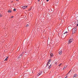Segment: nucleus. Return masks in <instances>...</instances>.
Returning a JSON list of instances; mask_svg holds the SVG:
<instances>
[{
	"mask_svg": "<svg viewBox=\"0 0 78 78\" xmlns=\"http://www.w3.org/2000/svg\"><path fill=\"white\" fill-rule=\"evenodd\" d=\"M76 32V28H74L73 29V34H75Z\"/></svg>",
	"mask_w": 78,
	"mask_h": 78,
	"instance_id": "1",
	"label": "nucleus"
},
{
	"mask_svg": "<svg viewBox=\"0 0 78 78\" xmlns=\"http://www.w3.org/2000/svg\"><path fill=\"white\" fill-rule=\"evenodd\" d=\"M73 42V39H71L69 40V41L68 42V44H69L70 43Z\"/></svg>",
	"mask_w": 78,
	"mask_h": 78,
	"instance_id": "2",
	"label": "nucleus"
},
{
	"mask_svg": "<svg viewBox=\"0 0 78 78\" xmlns=\"http://www.w3.org/2000/svg\"><path fill=\"white\" fill-rule=\"evenodd\" d=\"M42 72H43L42 71H41L40 73H39L38 74H37V76H39V75H41V74L42 73Z\"/></svg>",
	"mask_w": 78,
	"mask_h": 78,
	"instance_id": "3",
	"label": "nucleus"
},
{
	"mask_svg": "<svg viewBox=\"0 0 78 78\" xmlns=\"http://www.w3.org/2000/svg\"><path fill=\"white\" fill-rule=\"evenodd\" d=\"M28 7L27 6H24L22 7V9H26Z\"/></svg>",
	"mask_w": 78,
	"mask_h": 78,
	"instance_id": "4",
	"label": "nucleus"
},
{
	"mask_svg": "<svg viewBox=\"0 0 78 78\" xmlns=\"http://www.w3.org/2000/svg\"><path fill=\"white\" fill-rule=\"evenodd\" d=\"M23 56L22 54H21V55H20L19 57V59H21V58H22V56Z\"/></svg>",
	"mask_w": 78,
	"mask_h": 78,
	"instance_id": "5",
	"label": "nucleus"
},
{
	"mask_svg": "<svg viewBox=\"0 0 78 78\" xmlns=\"http://www.w3.org/2000/svg\"><path fill=\"white\" fill-rule=\"evenodd\" d=\"M67 32L66 31L64 34V36H67Z\"/></svg>",
	"mask_w": 78,
	"mask_h": 78,
	"instance_id": "6",
	"label": "nucleus"
},
{
	"mask_svg": "<svg viewBox=\"0 0 78 78\" xmlns=\"http://www.w3.org/2000/svg\"><path fill=\"white\" fill-rule=\"evenodd\" d=\"M50 58H52V57L53 56V54L52 53H51L50 54Z\"/></svg>",
	"mask_w": 78,
	"mask_h": 78,
	"instance_id": "7",
	"label": "nucleus"
},
{
	"mask_svg": "<svg viewBox=\"0 0 78 78\" xmlns=\"http://www.w3.org/2000/svg\"><path fill=\"white\" fill-rule=\"evenodd\" d=\"M77 74H75L73 77V78H76V77H77Z\"/></svg>",
	"mask_w": 78,
	"mask_h": 78,
	"instance_id": "8",
	"label": "nucleus"
},
{
	"mask_svg": "<svg viewBox=\"0 0 78 78\" xmlns=\"http://www.w3.org/2000/svg\"><path fill=\"white\" fill-rule=\"evenodd\" d=\"M62 51H60L58 53L60 55H61L62 54Z\"/></svg>",
	"mask_w": 78,
	"mask_h": 78,
	"instance_id": "9",
	"label": "nucleus"
},
{
	"mask_svg": "<svg viewBox=\"0 0 78 78\" xmlns=\"http://www.w3.org/2000/svg\"><path fill=\"white\" fill-rule=\"evenodd\" d=\"M67 66H64V67L63 69V70H65V69H66V68H67Z\"/></svg>",
	"mask_w": 78,
	"mask_h": 78,
	"instance_id": "10",
	"label": "nucleus"
},
{
	"mask_svg": "<svg viewBox=\"0 0 78 78\" xmlns=\"http://www.w3.org/2000/svg\"><path fill=\"white\" fill-rule=\"evenodd\" d=\"M8 12H9L10 13L11 12H12V11H11V10L9 9L8 10Z\"/></svg>",
	"mask_w": 78,
	"mask_h": 78,
	"instance_id": "11",
	"label": "nucleus"
},
{
	"mask_svg": "<svg viewBox=\"0 0 78 78\" xmlns=\"http://www.w3.org/2000/svg\"><path fill=\"white\" fill-rule=\"evenodd\" d=\"M52 66V65L51 64L48 67V69H50V68H51Z\"/></svg>",
	"mask_w": 78,
	"mask_h": 78,
	"instance_id": "12",
	"label": "nucleus"
},
{
	"mask_svg": "<svg viewBox=\"0 0 78 78\" xmlns=\"http://www.w3.org/2000/svg\"><path fill=\"white\" fill-rule=\"evenodd\" d=\"M8 57H7L4 60L5 61H7V59H8Z\"/></svg>",
	"mask_w": 78,
	"mask_h": 78,
	"instance_id": "13",
	"label": "nucleus"
},
{
	"mask_svg": "<svg viewBox=\"0 0 78 78\" xmlns=\"http://www.w3.org/2000/svg\"><path fill=\"white\" fill-rule=\"evenodd\" d=\"M62 65V63H61L60 64H59V66L60 67V66H61Z\"/></svg>",
	"mask_w": 78,
	"mask_h": 78,
	"instance_id": "14",
	"label": "nucleus"
},
{
	"mask_svg": "<svg viewBox=\"0 0 78 78\" xmlns=\"http://www.w3.org/2000/svg\"><path fill=\"white\" fill-rule=\"evenodd\" d=\"M16 9H13V11H16Z\"/></svg>",
	"mask_w": 78,
	"mask_h": 78,
	"instance_id": "15",
	"label": "nucleus"
},
{
	"mask_svg": "<svg viewBox=\"0 0 78 78\" xmlns=\"http://www.w3.org/2000/svg\"><path fill=\"white\" fill-rule=\"evenodd\" d=\"M28 26H29V25H28V24H27V25H26V27H28Z\"/></svg>",
	"mask_w": 78,
	"mask_h": 78,
	"instance_id": "16",
	"label": "nucleus"
},
{
	"mask_svg": "<svg viewBox=\"0 0 78 78\" xmlns=\"http://www.w3.org/2000/svg\"><path fill=\"white\" fill-rule=\"evenodd\" d=\"M14 17V16H11L10 18H13Z\"/></svg>",
	"mask_w": 78,
	"mask_h": 78,
	"instance_id": "17",
	"label": "nucleus"
},
{
	"mask_svg": "<svg viewBox=\"0 0 78 78\" xmlns=\"http://www.w3.org/2000/svg\"><path fill=\"white\" fill-rule=\"evenodd\" d=\"M71 70H72V69H71L69 71V72L68 73V74H69V73H70V72H71Z\"/></svg>",
	"mask_w": 78,
	"mask_h": 78,
	"instance_id": "18",
	"label": "nucleus"
},
{
	"mask_svg": "<svg viewBox=\"0 0 78 78\" xmlns=\"http://www.w3.org/2000/svg\"><path fill=\"white\" fill-rule=\"evenodd\" d=\"M2 15L0 14V17H2Z\"/></svg>",
	"mask_w": 78,
	"mask_h": 78,
	"instance_id": "19",
	"label": "nucleus"
},
{
	"mask_svg": "<svg viewBox=\"0 0 78 78\" xmlns=\"http://www.w3.org/2000/svg\"><path fill=\"white\" fill-rule=\"evenodd\" d=\"M55 64H56V65L57 64V62H55Z\"/></svg>",
	"mask_w": 78,
	"mask_h": 78,
	"instance_id": "20",
	"label": "nucleus"
},
{
	"mask_svg": "<svg viewBox=\"0 0 78 78\" xmlns=\"http://www.w3.org/2000/svg\"><path fill=\"white\" fill-rule=\"evenodd\" d=\"M50 62V60H49L48 61V62Z\"/></svg>",
	"mask_w": 78,
	"mask_h": 78,
	"instance_id": "21",
	"label": "nucleus"
},
{
	"mask_svg": "<svg viewBox=\"0 0 78 78\" xmlns=\"http://www.w3.org/2000/svg\"><path fill=\"white\" fill-rule=\"evenodd\" d=\"M49 1V0H46V2H48Z\"/></svg>",
	"mask_w": 78,
	"mask_h": 78,
	"instance_id": "22",
	"label": "nucleus"
},
{
	"mask_svg": "<svg viewBox=\"0 0 78 78\" xmlns=\"http://www.w3.org/2000/svg\"><path fill=\"white\" fill-rule=\"evenodd\" d=\"M16 0V1H17V2H19V0Z\"/></svg>",
	"mask_w": 78,
	"mask_h": 78,
	"instance_id": "23",
	"label": "nucleus"
},
{
	"mask_svg": "<svg viewBox=\"0 0 78 78\" xmlns=\"http://www.w3.org/2000/svg\"><path fill=\"white\" fill-rule=\"evenodd\" d=\"M47 66H48V64H47V66H46L47 67Z\"/></svg>",
	"mask_w": 78,
	"mask_h": 78,
	"instance_id": "24",
	"label": "nucleus"
},
{
	"mask_svg": "<svg viewBox=\"0 0 78 78\" xmlns=\"http://www.w3.org/2000/svg\"><path fill=\"white\" fill-rule=\"evenodd\" d=\"M40 1V0H38V2H39Z\"/></svg>",
	"mask_w": 78,
	"mask_h": 78,
	"instance_id": "25",
	"label": "nucleus"
},
{
	"mask_svg": "<svg viewBox=\"0 0 78 78\" xmlns=\"http://www.w3.org/2000/svg\"><path fill=\"white\" fill-rule=\"evenodd\" d=\"M77 26H78V24H77Z\"/></svg>",
	"mask_w": 78,
	"mask_h": 78,
	"instance_id": "26",
	"label": "nucleus"
},
{
	"mask_svg": "<svg viewBox=\"0 0 78 78\" xmlns=\"http://www.w3.org/2000/svg\"><path fill=\"white\" fill-rule=\"evenodd\" d=\"M77 22H78V20H77Z\"/></svg>",
	"mask_w": 78,
	"mask_h": 78,
	"instance_id": "27",
	"label": "nucleus"
},
{
	"mask_svg": "<svg viewBox=\"0 0 78 78\" xmlns=\"http://www.w3.org/2000/svg\"><path fill=\"white\" fill-rule=\"evenodd\" d=\"M66 77H65V78H66Z\"/></svg>",
	"mask_w": 78,
	"mask_h": 78,
	"instance_id": "28",
	"label": "nucleus"
}]
</instances>
